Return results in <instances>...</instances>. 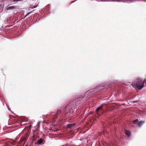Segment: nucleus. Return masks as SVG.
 <instances>
[{
    "mask_svg": "<svg viewBox=\"0 0 146 146\" xmlns=\"http://www.w3.org/2000/svg\"><path fill=\"white\" fill-rule=\"evenodd\" d=\"M106 86L105 85H99L96 86L94 88L90 89L86 92L84 94L77 99L73 100L72 101L70 102L66 107L64 109V111H65L67 109L69 110L72 109V107H74L75 106H77L79 104L82 103L86 100V101L87 99L91 100V98L94 97V95L96 96V94L97 92L106 88Z\"/></svg>",
    "mask_w": 146,
    "mask_h": 146,
    "instance_id": "1",
    "label": "nucleus"
},
{
    "mask_svg": "<svg viewBox=\"0 0 146 146\" xmlns=\"http://www.w3.org/2000/svg\"><path fill=\"white\" fill-rule=\"evenodd\" d=\"M105 104H102L100 106H98L95 110V111L97 114L100 113H102L104 111V108Z\"/></svg>",
    "mask_w": 146,
    "mask_h": 146,
    "instance_id": "2",
    "label": "nucleus"
},
{
    "mask_svg": "<svg viewBox=\"0 0 146 146\" xmlns=\"http://www.w3.org/2000/svg\"><path fill=\"white\" fill-rule=\"evenodd\" d=\"M131 85L136 90H140L144 87V85H140L135 83H132Z\"/></svg>",
    "mask_w": 146,
    "mask_h": 146,
    "instance_id": "3",
    "label": "nucleus"
},
{
    "mask_svg": "<svg viewBox=\"0 0 146 146\" xmlns=\"http://www.w3.org/2000/svg\"><path fill=\"white\" fill-rule=\"evenodd\" d=\"M45 142V140L44 139L41 138L39 139L36 142H35V145L38 144L43 146Z\"/></svg>",
    "mask_w": 146,
    "mask_h": 146,
    "instance_id": "4",
    "label": "nucleus"
},
{
    "mask_svg": "<svg viewBox=\"0 0 146 146\" xmlns=\"http://www.w3.org/2000/svg\"><path fill=\"white\" fill-rule=\"evenodd\" d=\"M17 9L16 6L11 5H9L6 8V10H14Z\"/></svg>",
    "mask_w": 146,
    "mask_h": 146,
    "instance_id": "5",
    "label": "nucleus"
},
{
    "mask_svg": "<svg viewBox=\"0 0 146 146\" xmlns=\"http://www.w3.org/2000/svg\"><path fill=\"white\" fill-rule=\"evenodd\" d=\"M134 83L140 84L141 85H144V82L143 81L142 79L140 78H138L136 80Z\"/></svg>",
    "mask_w": 146,
    "mask_h": 146,
    "instance_id": "6",
    "label": "nucleus"
},
{
    "mask_svg": "<svg viewBox=\"0 0 146 146\" xmlns=\"http://www.w3.org/2000/svg\"><path fill=\"white\" fill-rule=\"evenodd\" d=\"M76 123H70L67 124V127L69 129H71L74 126L76 125Z\"/></svg>",
    "mask_w": 146,
    "mask_h": 146,
    "instance_id": "7",
    "label": "nucleus"
},
{
    "mask_svg": "<svg viewBox=\"0 0 146 146\" xmlns=\"http://www.w3.org/2000/svg\"><path fill=\"white\" fill-rule=\"evenodd\" d=\"M125 134L128 137H130L131 136V133L130 131L127 130H125Z\"/></svg>",
    "mask_w": 146,
    "mask_h": 146,
    "instance_id": "8",
    "label": "nucleus"
},
{
    "mask_svg": "<svg viewBox=\"0 0 146 146\" xmlns=\"http://www.w3.org/2000/svg\"><path fill=\"white\" fill-rule=\"evenodd\" d=\"M61 112V111L60 110H58L56 111V114H54L53 116V117L54 118V119L56 118L57 117L58 115L60 114Z\"/></svg>",
    "mask_w": 146,
    "mask_h": 146,
    "instance_id": "9",
    "label": "nucleus"
},
{
    "mask_svg": "<svg viewBox=\"0 0 146 146\" xmlns=\"http://www.w3.org/2000/svg\"><path fill=\"white\" fill-rule=\"evenodd\" d=\"M68 105V104L63 109V111L64 112H66V111H67V112L65 114V116H69V115L68 114V113H70V112H68V111H70L71 110H73V109L72 108V109H71L70 110H68V109H67L65 111H64V109Z\"/></svg>",
    "mask_w": 146,
    "mask_h": 146,
    "instance_id": "10",
    "label": "nucleus"
},
{
    "mask_svg": "<svg viewBox=\"0 0 146 146\" xmlns=\"http://www.w3.org/2000/svg\"><path fill=\"white\" fill-rule=\"evenodd\" d=\"M145 121H139V122L137 123V125L139 127H141L142 126V125L145 123Z\"/></svg>",
    "mask_w": 146,
    "mask_h": 146,
    "instance_id": "11",
    "label": "nucleus"
},
{
    "mask_svg": "<svg viewBox=\"0 0 146 146\" xmlns=\"http://www.w3.org/2000/svg\"><path fill=\"white\" fill-rule=\"evenodd\" d=\"M139 122V120L138 119H136L133 121V123L134 124H137Z\"/></svg>",
    "mask_w": 146,
    "mask_h": 146,
    "instance_id": "12",
    "label": "nucleus"
},
{
    "mask_svg": "<svg viewBox=\"0 0 146 146\" xmlns=\"http://www.w3.org/2000/svg\"><path fill=\"white\" fill-rule=\"evenodd\" d=\"M33 133H34V134H36L37 133H38V130H34L33 131Z\"/></svg>",
    "mask_w": 146,
    "mask_h": 146,
    "instance_id": "13",
    "label": "nucleus"
},
{
    "mask_svg": "<svg viewBox=\"0 0 146 146\" xmlns=\"http://www.w3.org/2000/svg\"><path fill=\"white\" fill-rule=\"evenodd\" d=\"M122 0H111V1L113 2H121Z\"/></svg>",
    "mask_w": 146,
    "mask_h": 146,
    "instance_id": "14",
    "label": "nucleus"
},
{
    "mask_svg": "<svg viewBox=\"0 0 146 146\" xmlns=\"http://www.w3.org/2000/svg\"><path fill=\"white\" fill-rule=\"evenodd\" d=\"M28 135H27L26 136V137L24 139V140H25V141H27V139H28Z\"/></svg>",
    "mask_w": 146,
    "mask_h": 146,
    "instance_id": "15",
    "label": "nucleus"
},
{
    "mask_svg": "<svg viewBox=\"0 0 146 146\" xmlns=\"http://www.w3.org/2000/svg\"><path fill=\"white\" fill-rule=\"evenodd\" d=\"M138 102V100H136V101H133L130 102L131 103H137V102Z\"/></svg>",
    "mask_w": 146,
    "mask_h": 146,
    "instance_id": "16",
    "label": "nucleus"
},
{
    "mask_svg": "<svg viewBox=\"0 0 146 146\" xmlns=\"http://www.w3.org/2000/svg\"><path fill=\"white\" fill-rule=\"evenodd\" d=\"M31 13V12H28L27 13V15H26L25 17H27V16H28V15H29Z\"/></svg>",
    "mask_w": 146,
    "mask_h": 146,
    "instance_id": "17",
    "label": "nucleus"
},
{
    "mask_svg": "<svg viewBox=\"0 0 146 146\" xmlns=\"http://www.w3.org/2000/svg\"><path fill=\"white\" fill-rule=\"evenodd\" d=\"M135 96H132L131 97V99H133L134 98H135Z\"/></svg>",
    "mask_w": 146,
    "mask_h": 146,
    "instance_id": "18",
    "label": "nucleus"
},
{
    "mask_svg": "<svg viewBox=\"0 0 146 146\" xmlns=\"http://www.w3.org/2000/svg\"><path fill=\"white\" fill-rule=\"evenodd\" d=\"M51 125L52 126L54 127H56V125L55 124H54L53 123H52Z\"/></svg>",
    "mask_w": 146,
    "mask_h": 146,
    "instance_id": "19",
    "label": "nucleus"
},
{
    "mask_svg": "<svg viewBox=\"0 0 146 146\" xmlns=\"http://www.w3.org/2000/svg\"><path fill=\"white\" fill-rule=\"evenodd\" d=\"M38 6V5H35L33 6V8H36L37 6Z\"/></svg>",
    "mask_w": 146,
    "mask_h": 146,
    "instance_id": "20",
    "label": "nucleus"
},
{
    "mask_svg": "<svg viewBox=\"0 0 146 146\" xmlns=\"http://www.w3.org/2000/svg\"><path fill=\"white\" fill-rule=\"evenodd\" d=\"M6 106H7V108H8V110H10V109H9V107H8V105H7V104H6Z\"/></svg>",
    "mask_w": 146,
    "mask_h": 146,
    "instance_id": "21",
    "label": "nucleus"
},
{
    "mask_svg": "<svg viewBox=\"0 0 146 146\" xmlns=\"http://www.w3.org/2000/svg\"><path fill=\"white\" fill-rule=\"evenodd\" d=\"M40 121H38L37 123V125L38 126H39L40 125Z\"/></svg>",
    "mask_w": 146,
    "mask_h": 146,
    "instance_id": "22",
    "label": "nucleus"
},
{
    "mask_svg": "<svg viewBox=\"0 0 146 146\" xmlns=\"http://www.w3.org/2000/svg\"><path fill=\"white\" fill-rule=\"evenodd\" d=\"M77 0H75L74 1H72V3H73L74 2H75L76 1H77Z\"/></svg>",
    "mask_w": 146,
    "mask_h": 146,
    "instance_id": "23",
    "label": "nucleus"
},
{
    "mask_svg": "<svg viewBox=\"0 0 146 146\" xmlns=\"http://www.w3.org/2000/svg\"><path fill=\"white\" fill-rule=\"evenodd\" d=\"M54 113L53 112H51V114H52V113Z\"/></svg>",
    "mask_w": 146,
    "mask_h": 146,
    "instance_id": "24",
    "label": "nucleus"
},
{
    "mask_svg": "<svg viewBox=\"0 0 146 146\" xmlns=\"http://www.w3.org/2000/svg\"><path fill=\"white\" fill-rule=\"evenodd\" d=\"M96 97H98L99 98L100 97L99 96H97Z\"/></svg>",
    "mask_w": 146,
    "mask_h": 146,
    "instance_id": "25",
    "label": "nucleus"
},
{
    "mask_svg": "<svg viewBox=\"0 0 146 146\" xmlns=\"http://www.w3.org/2000/svg\"><path fill=\"white\" fill-rule=\"evenodd\" d=\"M11 112L12 113H13V114H14V113H13V112H12H12Z\"/></svg>",
    "mask_w": 146,
    "mask_h": 146,
    "instance_id": "26",
    "label": "nucleus"
},
{
    "mask_svg": "<svg viewBox=\"0 0 146 146\" xmlns=\"http://www.w3.org/2000/svg\"><path fill=\"white\" fill-rule=\"evenodd\" d=\"M9 111H10L11 112H12V111L10 109V110H9Z\"/></svg>",
    "mask_w": 146,
    "mask_h": 146,
    "instance_id": "27",
    "label": "nucleus"
},
{
    "mask_svg": "<svg viewBox=\"0 0 146 146\" xmlns=\"http://www.w3.org/2000/svg\"><path fill=\"white\" fill-rule=\"evenodd\" d=\"M25 146H28L27 145H26Z\"/></svg>",
    "mask_w": 146,
    "mask_h": 146,
    "instance_id": "28",
    "label": "nucleus"
},
{
    "mask_svg": "<svg viewBox=\"0 0 146 146\" xmlns=\"http://www.w3.org/2000/svg\"><path fill=\"white\" fill-rule=\"evenodd\" d=\"M43 122L44 123V121H43Z\"/></svg>",
    "mask_w": 146,
    "mask_h": 146,
    "instance_id": "29",
    "label": "nucleus"
},
{
    "mask_svg": "<svg viewBox=\"0 0 146 146\" xmlns=\"http://www.w3.org/2000/svg\"><path fill=\"white\" fill-rule=\"evenodd\" d=\"M26 133H28L27 132Z\"/></svg>",
    "mask_w": 146,
    "mask_h": 146,
    "instance_id": "30",
    "label": "nucleus"
},
{
    "mask_svg": "<svg viewBox=\"0 0 146 146\" xmlns=\"http://www.w3.org/2000/svg\"><path fill=\"white\" fill-rule=\"evenodd\" d=\"M21 140V139H20V141Z\"/></svg>",
    "mask_w": 146,
    "mask_h": 146,
    "instance_id": "31",
    "label": "nucleus"
},
{
    "mask_svg": "<svg viewBox=\"0 0 146 146\" xmlns=\"http://www.w3.org/2000/svg\"><path fill=\"white\" fill-rule=\"evenodd\" d=\"M62 146H64V145H62Z\"/></svg>",
    "mask_w": 146,
    "mask_h": 146,
    "instance_id": "32",
    "label": "nucleus"
}]
</instances>
